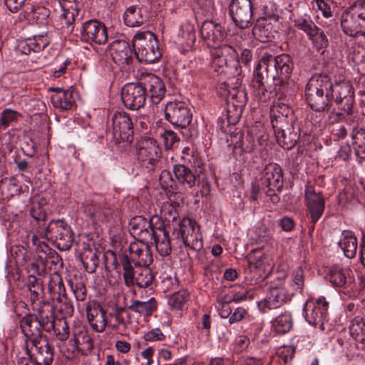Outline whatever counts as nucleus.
<instances>
[{
	"label": "nucleus",
	"mask_w": 365,
	"mask_h": 365,
	"mask_svg": "<svg viewBox=\"0 0 365 365\" xmlns=\"http://www.w3.org/2000/svg\"><path fill=\"white\" fill-rule=\"evenodd\" d=\"M292 63L287 54L274 56L264 53L259 60L253 72L251 86L255 95L260 99L269 90H280L284 80L292 72Z\"/></svg>",
	"instance_id": "f257e3e1"
},
{
	"label": "nucleus",
	"mask_w": 365,
	"mask_h": 365,
	"mask_svg": "<svg viewBox=\"0 0 365 365\" xmlns=\"http://www.w3.org/2000/svg\"><path fill=\"white\" fill-rule=\"evenodd\" d=\"M321 96L324 95V90L326 91L325 96L327 103L324 105L323 110L328 112L330 107L332 106V99L334 98L333 92L335 93L336 98L334 103L339 106L342 111L349 113L352 108L354 103V91L352 87L347 81H344L340 83L335 84L333 86L330 82L328 76H322L321 75Z\"/></svg>",
	"instance_id": "f03ea898"
},
{
	"label": "nucleus",
	"mask_w": 365,
	"mask_h": 365,
	"mask_svg": "<svg viewBox=\"0 0 365 365\" xmlns=\"http://www.w3.org/2000/svg\"><path fill=\"white\" fill-rule=\"evenodd\" d=\"M133 46L140 62L153 63L161 56L157 38L150 31L137 33L133 38Z\"/></svg>",
	"instance_id": "7ed1b4c3"
},
{
	"label": "nucleus",
	"mask_w": 365,
	"mask_h": 365,
	"mask_svg": "<svg viewBox=\"0 0 365 365\" xmlns=\"http://www.w3.org/2000/svg\"><path fill=\"white\" fill-rule=\"evenodd\" d=\"M214 48L212 52V67L215 71L220 75L230 73L234 76H240L241 67L235 49L225 44Z\"/></svg>",
	"instance_id": "20e7f679"
},
{
	"label": "nucleus",
	"mask_w": 365,
	"mask_h": 365,
	"mask_svg": "<svg viewBox=\"0 0 365 365\" xmlns=\"http://www.w3.org/2000/svg\"><path fill=\"white\" fill-rule=\"evenodd\" d=\"M41 238L55 242L61 250H69L73 242L71 227L63 220H52L42 230H37Z\"/></svg>",
	"instance_id": "39448f33"
},
{
	"label": "nucleus",
	"mask_w": 365,
	"mask_h": 365,
	"mask_svg": "<svg viewBox=\"0 0 365 365\" xmlns=\"http://www.w3.org/2000/svg\"><path fill=\"white\" fill-rule=\"evenodd\" d=\"M123 278L127 286L137 285L140 288L148 287L153 282L154 275L148 267L132 266L128 255L122 258Z\"/></svg>",
	"instance_id": "423d86ee"
},
{
	"label": "nucleus",
	"mask_w": 365,
	"mask_h": 365,
	"mask_svg": "<svg viewBox=\"0 0 365 365\" xmlns=\"http://www.w3.org/2000/svg\"><path fill=\"white\" fill-rule=\"evenodd\" d=\"M164 111L165 119L177 128H186L192 119L191 110L182 102H168Z\"/></svg>",
	"instance_id": "0eeeda50"
},
{
	"label": "nucleus",
	"mask_w": 365,
	"mask_h": 365,
	"mask_svg": "<svg viewBox=\"0 0 365 365\" xmlns=\"http://www.w3.org/2000/svg\"><path fill=\"white\" fill-rule=\"evenodd\" d=\"M179 226L178 235L185 246L196 252L201 250L203 242L199 226L189 218L183 219Z\"/></svg>",
	"instance_id": "6e6552de"
},
{
	"label": "nucleus",
	"mask_w": 365,
	"mask_h": 365,
	"mask_svg": "<svg viewBox=\"0 0 365 365\" xmlns=\"http://www.w3.org/2000/svg\"><path fill=\"white\" fill-rule=\"evenodd\" d=\"M133 124L129 115L125 112H117L112 117V129L108 131L111 134L115 143L121 141H129L133 134Z\"/></svg>",
	"instance_id": "1a4fd4ad"
},
{
	"label": "nucleus",
	"mask_w": 365,
	"mask_h": 365,
	"mask_svg": "<svg viewBox=\"0 0 365 365\" xmlns=\"http://www.w3.org/2000/svg\"><path fill=\"white\" fill-rule=\"evenodd\" d=\"M81 39L88 43L105 44L108 41V30L104 24L90 19L82 24L80 30Z\"/></svg>",
	"instance_id": "9d476101"
},
{
	"label": "nucleus",
	"mask_w": 365,
	"mask_h": 365,
	"mask_svg": "<svg viewBox=\"0 0 365 365\" xmlns=\"http://www.w3.org/2000/svg\"><path fill=\"white\" fill-rule=\"evenodd\" d=\"M321 277L334 287H343L346 282V271L336 259H324Z\"/></svg>",
	"instance_id": "9b49d317"
},
{
	"label": "nucleus",
	"mask_w": 365,
	"mask_h": 365,
	"mask_svg": "<svg viewBox=\"0 0 365 365\" xmlns=\"http://www.w3.org/2000/svg\"><path fill=\"white\" fill-rule=\"evenodd\" d=\"M146 96V88L140 83L125 84L121 91V99L125 106L133 110L143 107Z\"/></svg>",
	"instance_id": "f8f14e48"
},
{
	"label": "nucleus",
	"mask_w": 365,
	"mask_h": 365,
	"mask_svg": "<svg viewBox=\"0 0 365 365\" xmlns=\"http://www.w3.org/2000/svg\"><path fill=\"white\" fill-rule=\"evenodd\" d=\"M229 12L236 26L241 29L247 28L252 18L251 0H231Z\"/></svg>",
	"instance_id": "ddd939ff"
},
{
	"label": "nucleus",
	"mask_w": 365,
	"mask_h": 365,
	"mask_svg": "<svg viewBox=\"0 0 365 365\" xmlns=\"http://www.w3.org/2000/svg\"><path fill=\"white\" fill-rule=\"evenodd\" d=\"M112 60L122 69H129L133 61V51L129 43L124 40H115L109 46Z\"/></svg>",
	"instance_id": "4468645a"
},
{
	"label": "nucleus",
	"mask_w": 365,
	"mask_h": 365,
	"mask_svg": "<svg viewBox=\"0 0 365 365\" xmlns=\"http://www.w3.org/2000/svg\"><path fill=\"white\" fill-rule=\"evenodd\" d=\"M26 350L32 353L36 365H51L53 362V348L46 339H33L32 343L26 344Z\"/></svg>",
	"instance_id": "2eb2a0df"
},
{
	"label": "nucleus",
	"mask_w": 365,
	"mask_h": 365,
	"mask_svg": "<svg viewBox=\"0 0 365 365\" xmlns=\"http://www.w3.org/2000/svg\"><path fill=\"white\" fill-rule=\"evenodd\" d=\"M200 35L208 46H222L226 33L222 26L213 21H205L200 28Z\"/></svg>",
	"instance_id": "dca6fc26"
},
{
	"label": "nucleus",
	"mask_w": 365,
	"mask_h": 365,
	"mask_svg": "<svg viewBox=\"0 0 365 365\" xmlns=\"http://www.w3.org/2000/svg\"><path fill=\"white\" fill-rule=\"evenodd\" d=\"M291 297L284 287H272L269 295L259 301L257 306L260 312L266 313L268 310L280 307L287 299H290Z\"/></svg>",
	"instance_id": "f3484780"
},
{
	"label": "nucleus",
	"mask_w": 365,
	"mask_h": 365,
	"mask_svg": "<svg viewBox=\"0 0 365 365\" xmlns=\"http://www.w3.org/2000/svg\"><path fill=\"white\" fill-rule=\"evenodd\" d=\"M138 158L148 169H152L160 158V148L156 140L153 138L142 140L138 151Z\"/></svg>",
	"instance_id": "a211bd4d"
},
{
	"label": "nucleus",
	"mask_w": 365,
	"mask_h": 365,
	"mask_svg": "<svg viewBox=\"0 0 365 365\" xmlns=\"http://www.w3.org/2000/svg\"><path fill=\"white\" fill-rule=\"evenodd\" d=\"M50 43L47 34L34 36L32 38L21 40L16 46V51L24 55L38 53Z\"/></svg>",
	"instance_id": "6ab92c4d"
},
{
	"label": "nucleus",
	"mask_w": 365,
	"mask_h": 365,
	"mask_svg": "<svg viewBox=\"0 0 365 365\" xmlns=\"http://www.w3.org/2000/svg\"><path fill=\"white\" fill-rule=\"evenodd\" d=\"M20 327L26 337L25 344L32 343V340L38 341L43 339L41 324L36 315L27 314L24 316L20 322Z\"/></svg>",
	"instance_id": "aec40b11"
},
{
	"label": "nucleus",
	"mask_w": 365,
	"mask_h": 365,
	"mask_svg": "<svg viewBox=\"0 0 365 365\" xmlns=\"http://www.w3.org/2000/svg\"><path fill=\"white\" fill-rule=\"evenodd\" d=\"M273 129L278 144L284 149L292 148L299 138L292 123H285L280 126L276 125Z\"/></svg>",
	"instance_id": "412c9836"
},
{
	"label": "nucleus",
	"mask_w": 365,
	"mask_h": 365,
	"mask_svg": "<svg viewBox=\"0 0 365 365\" xmlns=\"http://www.w3.org/2000/svg\"><path fill=\"white\" fill-rule=\"evenodd\" d=\"M262 185L269 190H280L283 186L282 170L277 164L267 165L261 178Z\"/></svg>",
	"instance_id": "4be33fe9"
},
{
	"label": "nucleus",
	"mask_w": 365,
	"mask_h": 365,
	"mask_svg": "<svg viewBox=\"0 0 365 365\" xmlns=\"http://www.w3.org/2000/svg\"><path fill=\"white\" fill-rule=\"evenodd\" d=\"M356 15L350 9L342 14L341 19L342 31L350 36H365V24L363 22L359 23Z\"/></svg>",
	"instance_id": "5701e85b"
},
{
	"label": "nucleus",
	"mask_w": 365,
	"mask_h": 365,
	"mask_svg": "<svg viewBox=\"0 0 365 365\" xmlns=\"http://www.w3.org/2000/svg\"><path fill=\"white\" fill-rule=\"evenodd\" d=\"M305 206L307 214L313 223L319 220V192H317L311 184L305 189Z\"/></svg>",
	"instance_id": "b1692460"
},
{
	"label": "nucleus",
	"mask_w": 365,
	"mask_h": 365,
	"mask_svg": "<svg viewBox=\"0 0 365 365\" xmlns=\"http://www.w3.org/2000/svg\"><path fill=\"white\" fill-rule=\"evenodd\" d=\"M173 171L178 182L185 187L192 188L200 185V175L184 165H175Z\"/></svg>",
	"instance_id": "393cba45"
},
{
	"label": "nucleus",
	"mask_w": 365,
	"mask_h": 365,
	"mask_svg": "<svg viewBox=\"0 0 365 365\" xmlns=\"http://www.w3.org/2000/svg\"><path fill=\"white\" fill-rule=\"evenodd\" d=\"M292 115V109L281 100L274 102L271 108L272 125L274 128L276 125H284L285 123H292L289 119V115Z\"/></svg>",
	"instance_id": "a878e982"
},
{
	"label": "nucleus",
	"mask_w": 365,
	"mask_h": 365,
	"mask_svg": "<svg viewBox=\"0 0 365 365\" xmlns=\"http://www.w3.org/2000/svg\"><path fill=\"white\" fill-rule=\"evenodd\" d=\"M87 318L90 325L96 332H103L107 325L106 312L100 305L88 307Z\"/></svg>",
	"instance_id": "bb28decb"
},
{
	"label": "nucleus",
	"mask_w": 365,
	"mask_h": 365,
	"mask_svg": "<svg viewBox=\"0 0 365 365\" xmlns=\"http://www.w3.org/2000/svg\"><path fill=\"white\" fill-rule=\"evenodd\" d=\"M146 91L150 93V100L155 104H158L164 98L166 88L162 79L155 75H149L145 83Z\"/></svg>",
	"instance_id": "cd10ccee"
},
{
	"label": "nucleus",
	"mask_w": 365,
	"mask_h": 365,
	"mask_svg": "<svg viewBox=\"0 0 365 365\" xmlns=\"http://www.w3.org/2000/svg\"><path fill=\"white\" fill-rule=\"evenodd\" d=\"M129 230L134 237H138L142 240H148L153 234L150 230V225L148 219L143 216H135L129 222Z\"/></svg>",
	"instance_id": "c85d7f7f"
},
{
	"label": "nucleus",
	"mask_w": 365,
	"mask_h": 365,
	"mask_svg": "<svg viewBox=\"0 0 365 365\" xmlns=\"http://www.w3.org/2000/svg\"><path fill=\"white\" fill-rule=\"evenodd\" d=\"M53 89L55 93L51 96V99L53 106L63 110L71 109L75 102L72 91L60 88Z\"/></svg>",
	"instance_id": "c756f323"
},
{
	"label": "nucleus",
	"mask_w": 365,
	"mask_h": 365,
	"mask_svg": "<svg viewBox=\"0 0 365 365\" xmlns=\"http://www.w3.org/2000/svg\"><path fill=\"white\" fill-rule=\"evenodd\" d=\"M319 75H314L311 77L306 86L305 96L308 105L316 111L319 110L318 101L319 98Z\"/></svg>",
	"instance_id": "7c9ffc66"
},
{
	"label": "nucleus",
	"mask_w": 365,
	"mask_h": 365,
	"mask_svg": "<svg viewBox=\"0 0 365 365\" xmlns=\"http://www.w3.org/2000/svg\"><path fill=\"white\" fill-rule=\"evenodd\" d=\"M293 327V319L289 312H282L271 321L272 330L279 334L288 333Z\"/></svg>",
	"instance_id": "2f4dec72"
},
{
	"label": "nucleus",
	"mask_w": 365,
	"mask_h": 365,
	"mask_svg": "<svg viewBox=\"0 0 365 365\" xmlns=\"http://www.w3.org/2000/svg\"><path fill=\"white\" fill-rule=\"evenodd\" d=\"M344 252V255L351 259L355 257L358 247L356 236L351 231L344 230L341 234V238L338 242Z\"/></svg>",
	"instance_id": "473e14b6"
},
{
	"label": "nucleus",
	"mask_w": 365,
	"mask_h": 365,
	"mask_svg": "<svg viewBox=\"0 0 365 365\" xmlns=\"http://www.w3.org/2000/svg\"><path fill=\"white\" fill-rule=\"evenodd\" d=\"M233 143V152L235 155H242L243 153H250L254 149L252 137L249 135L240 133L232 137Z\"/></svg>",
	"instance_id": "72a5a7b5"
},
{
	"label": "nucleus",
	"mask_w": 365,
	"mask_h": 365,
	"mask_svg": "<svg viewBox=\"0 0 365 365\" xmlns=\"http://www.w3.org/2000/svg\"><path fill=\"white\" fill-rule=\"evenodd\" d=\"M48 291L53 299L61 301L66 296V288L61 276L56 272L51 273L48 282Z\"/></svg>",
	"instance_id": "f704fd0d"
},
{
	"label": "nucleus",
	"mask_w": 365,
	"mask_h": 365,
	"mask_svg": "<svg viewBox=\"0 0 365 365\" xmlns=\"http://www.w3.org/2000/svg\"><path fill=\"white\" fill-rule=\"evenodd\" d=\"M150 239H153L157 251L161 256H168L171 253L172 247L168 231L153 232Z\"/></svg>",
	"instance_id": "c9c22d12"
},
{
	"label": "nucleus",
	"mask_w": 365,
	"mask_h": 365,
	"mask_svg": "<svg viewBox=\"0 0 365 365\" xmlns=\"http://www.w3.org/2000/svg\"><path fill=\"white\" fill-rule=\"evenodd\" d=\"M157 307L158 302L154 297L147 301L134 300L128 307L131 311L145 317L150 316Z\"/></svg>",
	"instance_id": "e433bc0d"
},
{
	"label": "nucleus",
	"mask_w": 365,
	"mask_h": 365,
	"mask_svg": "<svg viewBox=\"0 0 365 365\" xmlns=\"http://www.w3.org/2000/svg\"><path fill=\"white\" fill-rule=\"evenodd\" d=\"M48 210V205L44 199L38 202H34L32 207L30 210V215L36 222L38 225V230H42L45 227L43 223L46 217V212Z\"/></svg>",
	"instance_id": "4c0bfd02"
},
{
	"label": "nucleus",
	"mask_w": 365,
	"mask_h": 365,
	"mask_svg": "<svg viewBox=\"0 0 365 365\" xmlns=\"http://www.w3.org/2000/svg\"><path fill=\"white\" fill-rule=\"evenodd\" d=\"M84 212L94 220L103 221L110 214V210L100 204L87 202L84 205Z\"/></svg>",
	"instance_id": "58836bf2"
},
{
	"label": "nucleus",
	"mask_w": 365,
	"mask_h": 365,
	"mask_svg": "<svg viewBox=\"0 0 365 365\" xmlns=\"http://www.w3.org/2000/svg\"><path fill=\"white\" fill-rule=\"evenodd\" d=\"M178 43L187 47H191L195 42L194 26L188 21L182 24L178 35Z\"/></svg>",
	"instance_id": "ea45409f"
},
{
	"label": "nucleus",
	"mask_w": 365,
	"mask_h": 365,
	"mask_svg": "<svg viewBox=\"0 0 365 365\" xmlns=\"http://www.w3.org/2000/svg\"><path fill=\"white\" fill-rule=\"evenodd\" d=\"M352 146L358 159H365V130H354L351 134Z\"/></svg>",
	"instance_id": "a19ab883"
},
{
	"label": "nucleus",
	"mask_w": 365,
	"mask_h": 365,
	"mask_svg": "<svg viewBox=\"0 0 365 365\" xmlns=\"http://www.w3.org/2000/svg\"><path fill=\"white\" fill-rule=\"evenodd\" d=\"M123 19L130 27L139 26L145 21L141 9L136 6H131L125 11Z\"/></svg>",
	"instance_id": "79ce46f5"
},
{
	"label": "nucleus",
	"mask_w": 365,
	"mask_h": 365,
	"mask_svg": "<svg viewBox=\"0 0 365 365\" xmlns=\"http://www.w3.org/2000/svg\"><path fill=\"white\" fill-rule=\"evenodd\" d=\"M295 25L300 29L303 30L312 41L317 51L319 50L318 45V28L309 19H298L296 21Z\"/></svg>",
	"instance_id": "37998d69"
},
{
	"label": "nucleus",
	"mask_w": 365,
	"mask_h": 365,
	"mask_svg": "<svg viewBox=\"0 0 365 365\" xmlns=\"http://www.w3.org/2000/svg\"><path fill=\"white\" fill-rule=\"evenodd\" d=\"M304 272L301 267H297L293 272L287 288L289 295L301 293L304 287Z\"/></svg>",
	"instance_id": "c03bdc74"
},
{
	"label": "nucleus",
	"mask_w": 365,
	"mask_h": 365,
	"mask_svg": "<svg viewBox=\"0 0 365 365\" xmlns=\"http://www.w3.org/2000/svg\"><path fill=\"white\" fill-rule=\"evenodd\" d=\"M236 86L230 89H228L227 92V103L235 102L236 104H241V106L244 107L247 101V96L245 90L241 87L240 83V78L236 76Z\"/></svg>",
	"instance_id": "a18cd8bd"
},
{
	"label": "nucleus",
	"mask_w": 365,
	"mask_h": 365,
	"mask_svg": "<svg viewBox=\"0 0 365 365\" xmlns=\"http://www.w3.org/2000/svg\"><path fill=\"white\" fill-rule=\"evenodd\" d=\"M187 290L175 292L168 298V304L173 311H181L189 298Z\"/></svg>",
	"instance_id": "49530a36"
},
{
	"label": "nucleus",
	"mask_w": 365,
	"mask_h": 365,
	"mask_svg": "<svg viewBox=\"0 0 365 365\" xmlns=\"http://www.w3.org/2000/svg\"><path fill=\"white\" fill-rule=\"evenodd\" d=\"M4 4L11 13H17L21 9L28 14L34 11L31 0H4Z\"/></svg>",
	"instance_id": "de8ad7c7"
},
{
	"label": "nucleus",
	"mask_w": 365,
	"mask_h": 365,
	"mask_svg": "<svg viewBox=\"0 0 365 365\" xmlns=\"http://www.w3.org/2000/svg\"><path fill=\"white\" fill-rule=\"evenodd\" d=\"M21 114L11 108L4 110L0 114V129H6L12 123L17 122Z\"/></svg>",
	"instance_id": "09e8293b"
},
{
	"label": "nucleus",
	"mask_w": 365,
	"mask_h": 365,
	"mask_svg": "<svg viewBox=\"0 0 365 365\" xmlns=\"http://www.w3.org/2000/svg\"><path fill=\"white\" fill-rule=\"evenodd\" d=\"M80 337H76V334L68 342L65 343L63 351L67 358H74L81 351L80 347Z\"/></svg>",
	"instance_id": "8fccbe9b"
},
{
	"label": "nucleus",
	"mask_w": 365,
	"mask_h": 365,
	"mask_svg": "<svg viewBox=\"0 0 365 365\" xmlns=\"http://www.w3.org/2000/svg\"><path fill=\"white\" fill-rule=\"evenodd\" d=\"M243 107L241 104L235 102L227 103V122L228 125H235L240 120L242 113Z\"/></svg>",
	"instance_id": "3c124183"
},
{
	"label": "nucleus",
	"mask_w": 365,
	"mask_h": 365,
	"mask_svg": "<svg viewBox=\"0 0 365 365\" xmlns=\"http://www.w3.org/2000/svg\"><path fill=\"white\" fill-rule=\"evenodd\" d=\"M54 331L56 339L65 342L69 337V327L65 319H59L55 323Z\"/></svg>",
	"instance_id": "603ef678"
},
{
	"label": "nucleus",
	"mask_w": 365,
	"mask_h": 365,
	"mask_svg": "<svg viewBox=\"0 0 365 365\" xmlns=\"http://www.w3.org/2000/svg\"><path fill=\"white\" fill-rule=\"evenodd\" d=\"M82 262L87 272H95L99 263L96 252H86L82 257Z\"/></svg>",
	"instance_id": "864d4df0"
},
{
	"label": "nucleus",
	"mask_w": 365,
	"mask_h": 365,
	"mask_svg": "<svg viewBox=\"0 0 365 365\" xmlns=\"http://www.w3.org/2000/svg\"><path fill=\"white\" fill-rule=\"evenodd\" d=\"M160 213L168 225H169L171 222L176 220L178 217L176 207L173 204L168 202L163 204L160 210Z\"/></svg>",
	"instance_id": "5fc2aeb1"
},
{
	"label": "nucleus",
	"mask_w": 365,
	"mask_h": 365,
	"mask_svg": "<svg viewBox=\"0 0 365 365\" xmlns=\"http://www.w3.org/2000/svg\"><path fill=\"white\" fill-rule=\"evenodd\" d=\"M306 314V320L313 326H317L319 322L318 313L319 308L316 305H313L310 301H307L304 307Z\"/></svg>",
	"instance_id": "6e6d98bb"
},
{
	"label": "nucleus",
	"mask_w": 365,
	"mask_h": 365,
	"mask_svg": "<svg viewBox=\"0 0 365 365\" xmlns=\"http://www.w3.org/2000/svg\"><path fill=\"white\" fill-rule=\"evenodd\" d=\"M36 316L39 321V324H41V328L42 330H44L46 332H51L54 329L56 321H55L51 313L48 314L41 312Z\"/></svg>",
	"instance_id": "4d7b16f0"
},
{
	"label": "nucleus",
	"mask_w": 365,
	"mask_h": 365,
	"mask_svg": "<svg viewBox=\"0 0 365 365\" xmlns=\"http://www.w3.org/2000/svg\"><path fill=\"white\" fill-rule=\"evenodd\" d=\"M148 221L149 222L150 230L153 231V232L167 231L168 225L160 214L152 215Z\"/></svg>",
	"instance_id": "13d9d810"
},
{
	"label": "nucleus",
	"mask_w": 365,
	"mask_h": 365,
	"mask_svg": "<svg viewBox=\"0 0 365 365\" xmlns=\"http://www.w3.org/2000/svg\"><path fill=\"white\" fill-rule=\"evenodd\" d=\"M28 290L31 293V299L34 302L38 299L41 292L42 289L40 284L38 282V280L36 277L31 274L29 277L28 282Z\"/></svg>",
	"instance_id": "bf43d9fd"
},
{
	"label": "nucleus",
	"mask_w": 365,
	"mask_h": 365,
	"mask_svg": "<svg viewBox=\"0 0 365 365\" xmlns=\"http://www.w3.org/2000/svg\"><path fill=\"white\" fill-rule=\"evenodd\" d=\"M145 240H142L139 239L137 241L133 242L129 245V252L130 257H128L130 262H131L135 261L139 257L143 251V246H146L147 242H144Z\"/></svg>",
	"instance_id": "052dcab7"
},
{
	"label": "nucleus",
	"mask_w": 365,
	"mask_h": 365,
	"mask_svg": "<svg viewBox=\"0 0 365 365\" xmlns=\"http://www.w3.org/2000/svg\"><path fill=\"white\" fill-rule=\"evenodd\" d=\"M161 286L164 291L175 288L178 285V279L174 272L170 274L163 273L161 274Z\"/></svg>",
	"instance_id": "680f3d73"
},
{
	"label": "nucleus",
	"mask_w": 365,
	"mask_h": 365,
	"mask_svg": "<svg viewBox=\"0 0 365 365\" xmlns=\"http://www.w3.org/2000/svg\"><path fill=\"white\" fill-rule=\"evenodd\" d=\"M32 358V353L30 350H26V344H25L24 350L16 353L15 359L17 365H36Z\"/></svg>",
	"instance_id": "e2e57ef3"
},
{
	"label": "nucleus",
	"mask_w": 365,
	"mask_h": 365,
	"mask_svg": "<svg viewBox=\"0 0 365 365\" xmlns=\"http://www.w3.org/2000/svg\"><path fill=\"white\" fill-rule=\"evenodd\" d=\"M159 136L167 150L170 149L179 140L177 135L172 130H163L162 133H159Z\"/></svg>",
	"instance_id": "0e129e2a"
},
{
	"label": "nucleus",
	"mask_w": 365,
	"mask_h": 365,
	"mask_svg": "<svg viewBox=\"0 0 365 365\" xmlns=\"http://www.w3.org/2000/svg\"><path fill=\"white\" fill-rule=\"evenodd\" d=\"M143 251L139 257L135 261V265L148 267L153 262V255L149 245L143 246Z\"/></svg>",
	"instance_id": "69168bd1"
},
{
	"label": "nucleus",
	"mask_w": 365,
	"mask_h": 365,
	"mask_svg": "<svg viewBox=\"0 0 365 365\" xmlns=\"http://www.w3.org/2000/svg\"><path fill=\"white\" fill-rule=\"evenodd\" d=\"M365 24V0H356L349 8Z\"/></svg>",
	"instance_id": "338daca9"
},
{
	"label": "nucleus",
	"mask_w": 365,
	"mask_h": 365,
	"mask_svg": "<svg viewBox=\"0 0 365 365\" xmlns=\"http://www.w3.org/2000/svg\"><path fill=\"white\" fill-rule=\"evenodd\" d=\"M73 294L76 299L78 301H84L86 297V287L81 284H76L74 286H71Z\"/></svg>",
	"instance_id": "774afa93"
}]
</instances>
